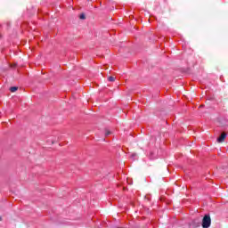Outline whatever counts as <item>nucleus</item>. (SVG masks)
I'll return each mask as SVG.
<instances>
[{
  "label": "nucleus",
  "instance_id": "6",
  "mask_svg": "<svg viewBox=\"0 0 228 228\" xmlns=\"http://www.w3.org/2000/svg\"><path fill=\"white\" fill-rule=\"evenodd\" d=\"M79 19L85 20L86 19L85 13L80 14Z\"/></svg>",
  "mask_w": 228,
  "mask_h": 228
},
{
  "label": "nucleus",
  "instance_id": "7",
  "mask_svg": "<svg viewBox=\"0 0 228 228\" xmlns=\"http://www.w3.org/2000/svg\"><path fill=\"white\" fill-rule=\"evenodd\" d=\"M1 220H2V217L0 216V222H1Z\"/></svg>",
  "mask_w": 228,
  "mask_h": 228
},
{
  "label": "nucleus",
  "instance_id": "5",
  "mask_svg": "<svg viewBox=\"0 0 228 228\" xmlns=\"http://www.w3.org/2000/svg\"><path fill=\"white\" fill-rule=\"evenodd\" d=\"M110 134H111V132H110V130H106L105 136H110Z\"/></svg>",
  "mask_w": 228,
  "mask_h": 228
},
{
  "label": "nucleus",
  "instance_id": "4",
  "mask_svg": "<svg viewBox=\"0 0 228 228\" xmlns=\"http://www.w3.org/2000/svg\"><path fill=\"white\" fill-rule=\"evenodd\" d=\"M108 80L110 81V82H113V81H115V77H109Z\"/></svg>",
  "mask_w": 228,
  "mask_h": 228
},
{
  "label": "nucleus",
  "instance_id": "2",
  "mask_svg": "<svg viewBox=\"0 0 228 228\" xmlns=\"http://www.w3.org/2000/svg\"><path fill=\"white\" fill-rule=\"evenodd\" d=\"M225 138H227V134L225 133L221 134V135L217 138L218 143H222V142H224Z\"/></svg>",
  "mask_w": 228,
  "mask_h": 228
},
{
  "label": "nucleus",
  "instance_id": "1",
  "mask_svg": "<svg viewBox=\"0 0 228 228\" xmlns=\"http://www.w3.org/2000/svg\"><path fill=\"white\" fill-rule=\"evenodd\" d=\"M201 226H202V228L211 227V216H209V214H206L203 216Z\"/></svg>",
  "mask_w": 228,
  "mask_h": 228
},
{
  "label": "nucleus",
  "instance_id": "3",
  "mask_svg": "<svg viewBox=\"0 0 228 228\" xmlns=\"http://www.w3.org/2000/svg\"><path fill=\"white\" fill-rule=\"evenodd\" d=\"M17 90H19V87H17V86H12L11 88H10V92H17Z\"/></svg>",
  "mask_w": 228,
  "mask_h": 228
}]
</instances>
